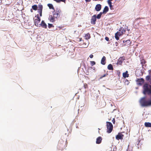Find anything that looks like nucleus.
<instances>
[{"instance_id":"32","label":"nucleus","mask_w":151,"mask_h":151,"mask_svg":"<svg viewBox=\"0 0 151 151\" xmlns=\"http://www.w3.org/2000/svg\"><path fill=\"white\" fill-rule=\"evenodd\" d=\"M89 57L91 58H92L93 57V55L92 54L90 55L89 56Z\"/></svg>"},{"instance_id":"33","label":"nucleus","mask_w":151,"mask_h":151,"mask_svg":"<svg viewBox=\"0 0 151 151\" xmlns=\"http://www.w3.org/2000/svg\"><path fill=\"white\" fill-rule=\"evenodd\" d=\"M112 122H113V123L114 124L115 122V120L114 118H113L112 120Z\"/></svg>"},{"instance_id":"34","label":"nucleus","mask_w":151,"mask_h":151,"mask_svg":"<svg viewBox=\"0 0 151 151\" xmlns=\"http://www.w3.org/2000/svg\"><path fill=\"white\" fill-rule=\"evenodd\" d=\"M81 38H79L77 39V40L78 42V41H81Z\"/></svg>"},{"instance_id":"31","label":"nucleus","mask_w":151,"mask_h":151,"mask_svg":"<svg viewBox=\"0 0 151 151\" xmlns=\"http://www.w3.org/2000/svg\"><path fill=\"white\" fill-rule=\"evenodd\" d=\"M105 39L106 40L108 41L109 40V38L107 37H106L105 38Z\"/></svg>"},{"instance_id":"24","label":"nucleus","mask_w":151,"mask_h":151,"mask_svg":"<svg viewBox=\"0 0 151 151\" xmlns=\"http://www.w3.org/2000/svg\"><path fill=\"white\" fill-rule=\"evenodd\" d=\"M57 3H60L61 1L65 2V0H53Z\"/></svg>"},{"instance_id":"40","label":"nucleus","mask_w":151,"mask_h":151,"mask_svg":"<svg viewBox=\"0 0 151 151\" xmlns=\"http://www.w3.org/2000/svg\"><path fill=\"white\" fill-rule=\"evenodd\" d=\"M31 12H32V9H31Z\"/></svg>"},{"instance_id":"9","label":"nucleus","mask_w":151,"mask_h":151,"mask_svg":"<svg viewBox=\"0 0 151 151\" xmlns=\"http://www.w3.org/2000/svg\"><path fill=\"white\" fill-rule=\"evenodd\" d=\"M144 82V80L142 78L138 79L137 81V84L139 85H142Z\"/></svg>"},{"instance_id":"15","label":"nucleus","mask_w":151,"mask_h":151,"mask_svg":"<svg viewBox=\"0 0 151 151\" xmlns=\"http://www.w3.org/2000/svg\"><path fill=\"white\" fill-rule=\"evenodd\" d=\"M119 32L122 35L123 34H124L125 32V31L124 30V29L123 28H121L120 30H119Z\"/></svg>"},{"instance_id":"16","label":"nucleus","mask_w":151,"mask_h":151,"mask_svg":"<svg viewBox=\"0 0 151 151\" xmlns=\"http://www.w3.org/2000/svg\"><path fill=\"white\" fill-rule=\"evenodd\" d=\"M145 125L146 127H151V123L149 122H145Z\"/></svg>"},{"instance_id":"13","label":"nucleus","mask_w":151,"mask_h":151,"mask_svg":"<svg viewBox=\"0 0 151 151\" xmlns=\"http://www.w3.org/2000/svg\"><path fill=\"white\" fill-rule=\"evenodd\" d=\"M106 57L105 56H103L101 60V63L103 65H104L105 64V60H106Z\"/></svg>"},{"instance_id":"10","label":"nucleus","mask_w":151,"mask_h":151,"mask_svg":"<svg viewBox=\"0 0 151 151\" xmlns=\"http://www.w3.org/2000/svg\"><path fill=\"white\" fill-rule=\"evenodd\" d=\"M40 25L43 28L46 29L47 28V24L44 21H42L40 25Z\"/></svg>"},{"instance_id":"6","label":"nucleus","mask_w":151,"mask_h":151,"mask_svg":"<svg viewBox=\"0 0 151 151\" xmlns=\"http://www.w3.org/2000/svg\"><path fill=\"white\" fill-rule=\"evenodd\" d=\"M89 44V42L88 41H87L86 42H84L83 44H82L80 45V46L81 47L83 48H86L87 47Z\"/></svg>"},{"instance_id":"36","label":"nucleus","mask_w":151,"mask_h":151,"mask_svg":"<svg viewBox=\"0 0 151 151\" xmlns=\"http://www.w3.org/2000/svg\"><path fill=\"white\" fill-rule=\"evenodd\" d=\"M85 0L86 2H90L91 1V0Z\"/></svg>"},{"instance_id":"3","label":"nucleus","mask_w":151,"mask_h":151,"mask_svg":"<svg viewBox=\"0 0 151 151\" xmlns=\"http://www.w3.org/2000/svg\"><path fill=\"white\" fill-rule=\"evenodd\" d=\"M37 19L34 20V23L35 25L37 27H40V25L39 23L40 22L41 19L40 17L39 16V15L38 14H37L36 16Z\"/></svg>"},{"instance_id":"21","label":"nucleus","mask_w":151,"mask_h":151,"mask_svg":"<svg viewBox=\"0 0 151 151\" xmlns=\"http://www.w3.org/2000/svg\"><path fill=\"white\" fill-rule=\"evenodd\" d=\"M108 69L109 70H112L113 69V67L112 65L109 64L107 67Z\"/></svg>"},{"instance_id":"17","label":"nucleus","mask_w":151,"mask_h":151,"mask_svg":"<svg viewBox=\"0 0 151 151\" xmlns=\"http://www.w3.org/2000/svg\"><path fill=\"white\" fill-rule=\"evenodd\" d=\"M128 71H126V72L123 73V76L124 78H126L127 77H128L129 76V74L127 73Z\"/></svg>"},{"instance_id":"35","label":"nucleus","mask_w":151,"mask_h":151,"mask_svg":"<svg viewBox=\"0 0 151 151\" xmlns=\"http://www.w3.org/2000/svg\"><path fill=\"white\" fill-rule=\"evenodd\" d=\"M106 76V74H104V75H103L100 78H102Z\"/></svg>"},{"instance_id":"27","label":"nucleus","mask_w":151,"mask_h":151,"mask_svg":"<svg viewBox=\"0 0 151 151\" xmlns=\"http://www.w3.org/2000/svg\"><path fill=\"white\" fill-rule=\"evenodd\" d=\"M54 27V26L52 25V24H48V27L50 28L52 27Z\"/></svg>"},{"instance_id":"1","label":"nucleus","mask_w":151,"mask_h":151,"mask_svg":"<svg viewBox=\"0 0 151 151\" xmlns=\"http://www.w3.org/2000/svg\"><path fill=\"white\" fill-rule=\"evenodd\" d=\"M62 12V11L60 9L56 8L52 12V15L49 16V20L51 22H54L56 19L60 17Z\"/></svg>"},{"instance_id":"28","label":"nucleus","mask_w":151,"mask_h":151,"mask_svg":"<svg viewBox=\"0 0 151 151\" xmlns=\"http://www.w3.org/2000/svg\"><path fill=\"white\" fill-rule=\"evenodd\" d=\"M125 84L127 85H128L129 84V81L128 80H126L125 81Z\"/></svg>"},{"instance_id":"38","label":"nucleus","mask_w":151,"mask_h":151,"mask_svg":"<svg viewBox=\"0 0 151 151\" xmlns=\"http://www.w3.org/2000/svg\"><path fill=\"white\" fill-rule=\"evenodd\" d=\"M143 61H144V60H142V62H141V63L142 64H143Z\"/></svg>"},{"instance_id":"23","label":"nucleus","mask_w":151,"mask_h":151,"mask_svg":"<svg viewBox=\"0 0 151 151\" xmlns=\"http://www.w3.org/2000/svg\"><path fill=\"white\" fill-rule=\"evenodd\" d=\"M102 13H103L102 12H100L99 14L97 15V16L96 17V18H97L98 19H99L101 18Z\"/></svg>"},{"instance_id":"39","label":"nucleus","mask_w":151,"mask_h":151,"mask_svg":"<svg viewBox=\"0 0 151 151\" xmlns=\"http://www.w3.org/2000/svg\"><path fill=\"white\" fill-rule=\"evenodd\" d=\"M149 72L150 73L151 72V70H149Z\"/></svg>"},{"instance_id":"41","label":"nucleus","mask_w":151,"mask_h":151,"mask_svg":"<svg viewBox=\"0 0 151 151\" xmlns=\"http://www.w3.org/2000/svg\"><path fill=\"white\" fill-rule=\"evenodd\" d=\"M116 46H117V44H118L117 42H116Z\"/></svg>"},{"instance_id":"4","label":"nucleus","mask_w":151,"mask_h":151,"mask_svg":"<svg viewBox=\"0 0 151 151\" xmlns=\"http://www.w3.org/2000/svg\"><path fill=\"white\" fill-rule=\"evenodd\" d=\"M43 9V6L41 4L38 5V12L39 13L40 17L42 16V12Z\"/></svg>"},{"instance_id":"37","label":"nucleus","mask_w":151,"mask_h":151,"mask_svg":"<svg viewBox=\"0 0 151 151\" xmlns=\"http://www.w3.org/2000/svg\"><path fill=\"white\" fill-rule=\"evenodd\" d=\"M120 73V71H117V74H118V75H119Z\"/></svg>"},{"instance_id":"30","label":"nucleus","mask_w":151,"mask_h":151,"mask_svg":"<svg viewBox=\"0 0 151 151\" xmlns=\"http://www.w3.org/2000/svg\"><path fill=\"white\" fill-rule=\"evenodd\" d=\"M150 76H147L146 77V79L147 80H148L150 78Z\"/></svg>"},{"instance_id":"5","label":"nucleus","mask_w":151,"mask_h":151,"mask_svg":"<svg viewBox=\"0 0 151 151\" xmlns=\"http://www.w3.org/2000/svg\"><path fill=\"white\" fill-rule=\"evenodd\" d=\"M96 15H94L92 17L91 19V24H94L96 23Z\"/></svg>"},{"instance_id":"14","label":"nucleus","mask_w":151,"mask_h":151,"mask_svg":"<svg viewBox=\"0 0 151 151\" xmlns=\"http://www.w3.org/2000/svg\"><path fill=\"white\" fill-rule=\"evenodd\" d=\"M102 138L101 137H99L96 139V143L97 144H100Z\"/></svg>"},{"instance_id":"26","label":"nucleus","mask_w":151,"mask_h":151,"mask_svg":"<svg viewBox=\"0 0 151 151\" xmlns=\"http://www.w3.org/2000/svg\"><path fill=\"white\" fill-rule=\"evenodd\" d=\"M92 66H93L95 64V63L94 61H91L90 62Z\"/></svg>"},{"instance_id":"11","label":"nucleus","mask_w":151,"mask_h":151,"mask_svg":"<svg viewBox=\"0 0 151 151\" xmlns=\"http://www.w3.org/2000/svg\"><path fill=\"white\" fill-rule=\"evenodd\" d=\"M121 34L119 33V32L118 31L115 34V38L117 40H119V37L121 36Z\"/></svg>"},{"instance_id":"12","label":"nucleus","mask_w":151,"mask_h":151,"mask_svg":"<svg viewBox=\"0 0 151 151\" xmlns=\"http://www.w3.org/2000/svg\"><path fill=\"white\" fill-rule=\"evenodd\" d=\"M101 9V5L100 4H98L96 6L95 9L96 11H99Z\"/></svg>"},{"instance_id":"7","label":"nucleus","mask_w":151,"mask_h":151,"mask_svg":"<svg viewBox=\"0 0 151 151\" xmlns=\"http://www.w3.org/2000/svg\"><path fill=\"white\" fill-rule=\"evenodd\" d=\"M123 42L124 43H125L122 46H129L130 45L131 42L130 41V40H127L126 41L124 40L123 41Z\"/></svg>"},{"instance_id":"2","label":"nucleus","mask_w":151,"mask_h":151,"mask_svg":"<svg viewBox=\"0 0 151 151\" xmlns=\"http://www.w3.org/2000/svg\"><path fill=\"white\" fill-rule=\"evenodd\" d=\"M107 132L108 133H111L113 129V126L111 123L109 122H106Z\"/></svg>"},{"instance_id":"22","label":"nucleus","mask_w":151,"mask_h":151,"mask_svg":"<svg viewBox=\"0 0 151 151\" xmlns=\"http://www.w3.org/2000/svg\"><path fill=\"white\" fill-rule=\"evenodd\" d=\"M32 8L33 10H37V6L36 5H34L32 6Z\"/></svg>"},{"instance_id":"25","label":"nucleus","mask_w":151,"mask_h":151,"mask_svg":"<svg viewBox=\"0 0 151 151\" xmlns=\"http://www.w3.org/2000/svg\"><path fill=\"white\" fill-rule=\"evenodd\" d=\"M111 1L110 0H108L107 1L110 7H111L112 6L111 2Z\"/></svg>"},{"instance_id":"18","label":"nucleus","mask_w":151,"mask_h":151,"mask_svg":"<svg viewBox=\"0 0 151 151\" xmlns=\"http://www.w3.org/2000/svg\"><path fill=\"white\" fill-rule=\"evenodd\" d=\"M47 6L49 7L50 9H53L54 10H55L52 4H47Z\"/></svg>"},{"instance_id":"20","label":"nucleus","mask_w":151,"mask_h":151,"mask_svg":"<svg viewBox=\"0 0 151 151\" xmlns=\"http://www.w3.org/2000/svg\"><path fill=\"white\" fill-rule=\"evenodd\" d=\"M108 10H109V8H108V7L107 6H106L104 7V9L103 13H104V12L106 13V12H107L108 11Z\"/></svg>"},{"instance_id":"29","label":"nucleus","mask_w":151,"mask_h":151,"mask_svg":"<svg viewBox=\"0 0 151 151\" xmlns=\"http://www.w3.org/2000/svg\"><path fill=\"white\" fill-rule=\"evenodd\" d=\"M122 63V62H121L119 60L118 62L116 63V64L117 65H120Z\"/></svg>"},{"instance_id":"19","label":"nucleus","mask_w":151,"mask_h":151,"mask_svg":"<svg viewBox=\"0 0 151 151\" xmlns=\"http://www.w3.org/2000/svg\"><path fill=\"white\" fill-rule=\"evenodd\" d=\"M85 39L86 40H88L90 39V35L89 34H86L84 36Z\"/></svg>"},{"instance_id":"8","label":"nucleus","mask_w":151,"mask_h":151,"mask_svg":"<svg viewBox=\"0 0 151 151\" xmlns=\"http://www.w3.org/2000/svg\"><path fill=\"white\" fill-rule=\"evenodd\" d=\"M123 135L122 133H119L117 135L116 137V139L119 140V139H122L123 138Z\"/></svg>"}]
</instances>
